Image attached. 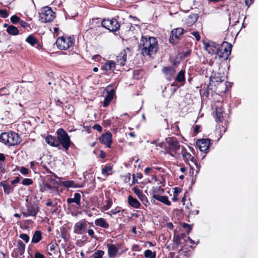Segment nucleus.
<instances>
[{
  "mask_svg": "<svg viewBox=\"0 0 258 258\" xmlns=\"http://www.w3.org/2000/svg\"><path fill=\"white\" fill-rule=\"evenodd\" d=\"M159 49L157 39L147 35L142 36L139 45V50L144 56L155 54Z\"/></svg>",
  "mask_w": 258,
  "mask_h": 258,
  "instance_id": "1",
  "label": "nucleus"
},
{
  "mask_svg": "<svg viewBox=\"0 0 258 258\" xmlns=\"http://www.w3.org/2000/svg\"><path fill=\"white\" fill-rule=\"evenodd\" d=\"M57 146L58 150L63 149V150L68 154V151L69 148L72 146H74V144L71 141V137L67 132L62 128H58L56 132Z\"/></svg>",
  "mask_w": 258,
  "mask_h": 258,
  "instance_id": "2",
  "label": "nucleus"
},
{
  "mask_svg": "<svg viewBox=\"0 0 258 258\" xmlns=\"http://www.w3.org/2000/svg\"><path fill=\"white\" fill-rule=\"evenodd\" d=\"M120 27V24L114 18L111 19H104L101 22V25H98L97 27H91L88 30L91 32L95 31H100L102 27H104L108 29L109 31L115 32L118 31Z\"/></svg>",
  "mask_w": 258,
  "mask_h": 258,
  "instance_id": "3",
  "label": "nucleus"
},
{
  "mask_svg": "<svg viewBox=\"0 0 258 258\" xmlns=\"http://www.w3.org/2000/svg\"><path fill=\"white\" fill-rule=\"evenodd\" d=\"M0 141L9 146L19 145L22 142L19 135L14 132L2 133L0 135Z\"/></svg>",
  "mask_w": 258,
  "mask_h": 258,
  "instance_id": "4",
  "label": "nucleus"
},
{
  "mask_svg": "<svg viewBox=\"0 0 258 258\" xmlns=\"http://www.w3.org/2000/svg\"><path fill=\"white\" fill-rule=\"evenodd\" d=\"M166 145L165 147V151L166 153L171 156L175 157L179 155L178 152L180 149V146L177 139L174 137H168L165 139Z\"/></svg>",
  "mask_w": 258,
  "mask_h": 258,
  "instance_id": "5",
  "label": "nucleus"
},
{
  "mask_svg": "<svg viewBox=\"0 0 258 258\" xmlns=\"http://www.w3.org/2000/svg\"><path fill=\"white\" fill-rule=\"evenodd\" d=\"M75 42L74 35L59 37L56 41V45L59 50H67L73 47Z\"/></svg>",
  "mask_w": 258,
  "mask_h": 258,
  "instance_id": "6",
  "label": "nucleus"
},
{
  "mask_svg": "<svg viewBox=\"0 0 258 258\" xmlns=\"http://www.w3.org/2000/svg\"><path fill=\"white\" fill-rule=\"evenodd\" d=\"M232 48L231 44L224 41L218 48L216 54L221 60H226L231 54Z\"/></svg>",
  "mask_w": 258,
  "mask_h": 258,
  "instance_id": "7",
  "label": "nucleus"
},
{
  "mask_svg": "<svg viewBox=\"0 0 258 258\" xmlns=\"http://www.w3.org/2000/svg\"><path fill=\"white\" fill-rule=\"evenodd\" d=\"M39 15L40 20L43 23L50 22L55 17V13L48 7H43Z\"/></svg>",
  "mask_w": 258,
  "mask_h": 258,
  "instance_id": "8",
  "label": "nucleus"
},
{
  "mask_svg": "<svg viewBox=\"0 0 258 258\" xmlns=\"http://www.w3.org/2000/svg\"><path fill=\"white\" fill-rule=\"evenodd\" d=\"M88 224L90 223L85 219L77 222L74 227V232L78 234H84L87 232Z\"/></svg>",
  "mask_w": 258,
  "mask_h": 258,
  "instance_id": "9",
  "label": "nucleus"
},
{
  "mask_svg": "<svg viewBox=\"0 0 258 258\" xmlns=\"http://www.w3.org/2000/svg\"><path fill=\"white\" fill-rule=\"evenodd\" d=\"M104 91L107 92V95L105 96L104 101L103 102V106L104 107H107L110 103L111 100L113 99L115 95V90L113 88L112 86L109 85L104 89Z\"/></svg>",
  "mask_w": 258,
  "mask_h": 258,
  "instance_id": "10",
  "label": "nucleus"
},
{
  "mask_svg": "<svg viewBox=\"0 0 258 258\" xmlns=\"http://www.w3.org/2000/svg\"><path fill=\"white\" fill-rule=\"evenodd\" d=\"M211 140L209 139H198L196 142V145L202 152L207 153L209 152Z\"/></svg>",
  "mask_w": 258,
  "mask_h": 258,
  "instance_id": "11",
  "label": "nucleus"
},
{
  "mask_svg": "<svg viewBox=\"0 0 258 258\" xmlns=\"http://www.w3.org/2000/svg\"><path fill=\"white\" fill-rule=\"evenodd\" d=\"M39 207L36 204H30L27 206V212H23V215L27 217L29 216L36 217L39 211Z\"/></svg>",
  "mask_w": 258,
  "mask_h": 258,
  "instance_id": "12",
  "label": "nucleus"
},
{
  "mask_svg": "<svg viewBox=\"0 0 258 258\" xmlns=\"http://www.w3.org/2000/svg\"><path fill=\"white\" fill-rule=\"evenodd\" d=\"M112 134L110 132L107 131L99 138V140L101 144L105 145L106 147L111 148V145L112 143Z\"/></svg>",
  "mask_w": 258,
  "mask_h": 258,
  "instance_id": "13",
  "label": "nucleus"
},
{
  "mask_svg": "<svg viewBox=\"0 0 258 258\" xmlns=\"http://www.w3.org/2000/svg\"><path fill=\"white\" fill-rule=\"evenodd\" d=\"M181 154L185 163H189V161H190L198 168V164L196 159L189 153L187 152L183 146L181 147Z\"/></svg>",
  "mask_w": 258,
  "mask_h": 258,
  "instance_id": "14",
  "label": "nucleus"
},
{
  "mask_svg": "<svg viewBox=\"0 0 258 258\" xmlns=\"http://www.w3.org/2000/svg\"><path fill=\"white\" fill-rule=\"evenodd\" d=\"M25 250V244L21 240L17 242V248H15L12 255L17 258L19 255H22L24 254Z\"/></svg>",
  "mask_w": 258,
  "mask_h": 258,
  "instance_id": "15",
  "label": "nucleus"
},
{
  "mask_svg": "<svg viewBox=\"0 0 258 258\" xmlns=\"http://www.w3.org/2000/svg\"><path fill=\"white\" fill-rule=\"evenodd\" d=\"M133 190L145 206L147 207L150 205L147 197L143 194L142 190L137 187H134Z\"/></svg>",
  "mask_w": 258,
  "mask_h": 258,
  "instance_id": "16",
  "label": "nucleus"
},
{
  "mask_svg": "<svg viewBox=\"0 0 258 258\" xmlns=\"http://www.w3.org/2000/svg\"><path fill=\"white\" fill-rule=\"evenodd\" d=\"M127 59V54L126 50L123 49L120 53L116 56V62L121 66H124Z\"/></svg>",
  "mask_w": 258,
  "mask_h": 258,
  "instance_id": "17",
  "label": "nucleus"
},
{
  "mask_svg": "<svg viewBox=\"0 0 258 258\" xmlns=\"http://www.w3.org/2000/svg\"><path fill=\"white\" fill-rule=\"evenodd\" d=\"M107 248L108 257L109 258L115 257L118 252V248L113 244H108Z\"/></svg>",
  "mask_w": 258,
  "mask_h": 258,
  "instance_id": "18",
  "label": "nucleus"
},
{
  "mask_svg": "<svg viewBox=\"0 0 258 258\" xmlns=\"http://www.w3.org/2000/svg\"><path fill=\"white\" fill-rule=\"evenodd\" d=\"M199 15L198 14H191L189 15L185 20V23L188 27L193 25L198 20Z\"/></svg>",
  "mask_w": 258,
  "mask_h": 258,
  "instance_id": "19",
  "label": "nucleus"
},
{
  "mask_svg": "<svg viewBox=\"0 0 258 258\" xmlns=\"http://www.w3.org/2000/svg\"><path fill=\"white\" fill-rule=\"evenodd\" d=\"M186 235L185 233H180L178 234H174L173 237V242L178 247L180 244L182 243V240L186 242Z\"/></svg>",
  "mask_w": 258,
  "mask_h": 258,
  "instance_id": "20",
  "label": "nucleus"
},
{
  "mask_svg": "<svg viewBox=\"0 0 258 258\" xmlns=\"http://www.w3.org/2000/svg\"><path fill=\"white\" fill-rule=\"evenodd\" d=\"M26 41L30 44L31 46H34L36 45L37 48L41 47V45L39 43L38 39L35 37L33 35H29L26 39Z\"/></svg>",
  "mask_w": 258,
  "mask_h": 258,
  "instance_id": "21",
  "label": "nucleus"
},
{
  "mask_svg": "<svg viewBox=\"0 0 258 258\" xmlns=\"http://www.w3.org/2000/svg\"><path fill=\"white\" fill-rule=\"evenodd\" d=\"M219 46L216 43L211 42L206 45V49L211 54H216Z\"/></svg>",
  "mask_w": 258,
  "mask_h": 258,
  "instance_id": "22",
  "label": "nucleus"
},
{
  "mask_svg": "<svg viewBox=\"0 0 258 258\" xmlns=\"http://www.w3.org/2000/svg\"><path fill=\"white\" fill-rule=\"evenodd\" d=\"M45 141L47 144L51 147L57 148V146H59L58 144H57V136L47 135L45 138Z\"/></svg>",
  "mask_w": 258,
  "mask_h": 258,
  "instance_id": "23",
  "label": "nucleus"
},
{
  "mask_svg": "<svg viewBox=\"0 0 258 258\" xmlns=\"http://www.w3.org/2000/svg\"><path fill=\"white\" fill-rule=\"evenodd\" d=\"M127 203L129 206L136 209L140 208L141 206L139 201L131 195L127 197Z\"/></svg>",
  "mask_w": 258,
  "mask_h": 258,
  "instance_id": "24",
  "label": "nucleus"
},
{
  "mask_svg": "<svg viewBox=\"0 0 258 258\" xmlns=\"http://www.w3.org/2000/svg\"><path fill=\"white\" fill-rule=\"evenodd\" d=\"M81 195L79 192H76L74 195L73 198H68L67 200V202L68 205L73 203H76L77 206L81 207Z\"/></svg>",
  "mask_w": 258,
  "mask_h": 258,
  "instance_id": "25",
  "label": "nucleus"
},
{
  "mask_svg": "<svg viewBox=\"0 0 258 258\" xmlns=\"http://www.w3.org/2000/svg\"><path fill=\"white\" fill-rule=\"evenodd\" d=\"M0 186L4 188V191L6 195H9L14 191V186L8 183L7 181H1Z\"/></svg>",
  "mask_w": 258,
  "mask_h": 258,
  "instance_id": "26",
  "label": "nucleus"
},
{
  "mask_svg": "<svg viewBox=\"0 0 258 258\" xmlns=\"http://www.w3.org/2000/svg\"><path fill=\"white\" fill-rule=\"evenodd\" d=\"M101 69L106 71H113L115 69V62L112 60H107L102 66Z\"/></svg>",
  "mask_w": 258,
  "mask_h": 258,
  "instance_id": "27",
  "label": "nucleus"
},
{
  "mask_svg": "<svg viewBox=\"0 0 258 258\" xmlns=\"http://www.w3.org/2000/svg\"><path fill=\"white\" fill-rule=\"evenodd\" d=\"M185 71L184 70H181L178 72L175 79V81L178 83H181L182 86L185 83Z\"/></svg>",
  "mask_w": 258,
  "mask_h": 258,
  "instance_id": "28",
  "label": "nucleus"
},
{
  "mask_svg": "<svg viewBox=\"0 0 258 258\" xmlns=\"http://www.w3.org/2000/svg\"><path fill=\"white\" fill-rule=\"evenodd\" d=\"M210 83L208 84H205L203 87L200 90V94L201 96H205L208 98L211 93L212 92V88H210Z\"/></svg>",
  "mask_w": 258,
  "mask_h": 258,
  "instance_id": "29",
  "label": "nucleus"
},
{
  "mask_svg": "<svg viewBox=\"0 0 258 258\" xmlns=\"http://www.w3.org/2000/svg\"><path fill=\"white\" fill-rule=\"evenodd\" d=\"M95 224L99 227L104 229H108L109 227V224L106 220L103 218H99L95 220Z\"/></svg>",
  "mask_w": 258,
  "mask_h": 258,
  "instance_id": "30",
  "label": "nucleus"
},
{
  "mask_svg": "<svg viewBox=\"0 0 258 258\" xmlns=\"http://www.w3.org/2000/svg\"><path fill=\"white\" fill-rule=\"evenodd\" d=\"M102 174L107 176L113 173V166L110 163L106 164L102 169Z\"/></svg>",
  "mask_w": 258,
  "mask_h": 258,
  "instance_id": "31",
  "label": "nucleus"
},
{
  "mask_svg": "<svg viewBox=\"0 0 258 258\" xmlns=\"http://www.w3.org/2000/svg\"><path fill=\"white\" fill-rule=\"evenodd\" d=\"M42 238V232L39 230H36L33 233L31 243L33 244L38 243Z\"/></svg>",
  "mask_w": 258,
  "mask_h": 258,
  "instance_id": "32",
  "label": "nucleus"
},
{
  "mask_svg": "<svg viewBox=\"0 0 258 258\" xmlns=\"http://www.w3.org/2000/svg\"><path fill=\"white\" fill-rule=\"evenodd\" d=\"M132 27V24L131 23H123L120 25L118 30L120 31L121 34H125L130 32Z\"/></svg>",
  "mask_w": 258,
  "mask_h": 258,
  "instance_id": "33",
  "label": "nucleus"
},
{
  "mask_svg": "<svg viewBox=\"0 0 258 258\" xmlns=\"http://www.w3.org/2000/svg\"><path fill=\"white\" fill-rule=\"evenodd\" d=\"M164 190L160 186H153L150 190V194L153 195V198L155 199V196H159L160 194H162Z\"/></svg>",
  "mask_w": 258,
  "mask_h": 258,
  "instance_id": "34",
  "label": "nucleus"
},
{
  "mask_svg": "<svg viewBox=\"0 0 258 258\" xmlns=\"http://www.w3.org/2000/svg\"><path fill=\"white\" fill-rule=\"evenodd\" d=\"M162 71L165 75L172 76L175 74L176 70L173 67L168 66L163 67Z\"/></svg>",
  "mask_w": 258,
  "mask_h": 258,
  "instance_id": "35",
  "label": "nucleus"
},
{
  "mask_svg": "<svg viewBox=\"0 0 258 258\" xmlns=\"http://www.w3.org/2000/svg\"><path fill=\"white\" fill-rule=\"evenodd\" d=\"M171 32L172 33H173V35H174L175 38L176 39H179L180 36L183 34L186 31L182 28L178 27L172 29Z\"/></svg>",
  "mask_w": 258,
  "mask_h": 258,
  "instance_id": "36",
  "label": "nucleus"
},
{
  "mask_svg": "<svg viewBox=\"0 0 258 258\" xmlns=\"http://www.w3.org/2000/svg\"><path fill=\"white\" fill-rule=\"evenodd\" d=\"M210 79L217 83H220L224 81L225 77L221 76L220 73H214L213 76L210 77Z\"/></svg>",
  "mask_w": 258,
  "mask_h": 258,
  "instance_id": "37",
  "label": "nucleus"
},
{
  "mask_svg": "<svg viewBox=\"0 0 258 258\" xmlns=\"http://www.w3.org/2000/svg\"><path fill=\"white\" fill-rule=\"evenodd\" d=\"M7 32L11 35H17L19 34V30L14 25H10L6 30Z\"/></svg>",
  "mask_w": 258,
  "mask_h": 258,
  "instance_id": "38",
  "label": "nucleus"
},
{
  "mask_svg": "<svg viewBox=\"0 0 258 258\" xmlns=\"http://www.w3.org/2000/svg\"><path fill=\"white\" fill-rule=\"evenodd\" d=\"M45 205L47 206L51 207L50 211L52 213L57 212L58 209L57 203L56 202H55L54 204H53L50 199H48L47 200V201L46 202Z\"/></svg>",
  "mask_w": 258,
  "mask_h": 258,
  "instance_id": "39",
  "label": "nucleus"
},
{
  "mask_svg": "<svg viewBox=\"0 0 258 258\" xmlns=\"http://www.w3.org/2000/svg\"><path fill=\"white\" fill-rule=\"evenodd\" d=\"M154 199L157 200L167 206H170L171 204V202L168 200V198L167 196L160 195L159 196H155Z\"/></svg>",
  "mask_w": 258,
  "mask_h": 258,
  "instance_id": "40",
  "label": "nucleus"
},
{
  "mask_svg": "<svg viewBox=\"0 0 258 258\" xmlns=\"http://www.w3.org/2000/svg\"><path fill=\"white\" fill-rule=\"evenodd\" d=\"M223 111L221 108L216 109V121L217 122H222L223 120Z\"/></svg>",
  "mask_w": 258,
  "mask_h": 258,
  "instance_id": "41",
  "label": "nucleus"
},
{
  "mask_svg": "<svg viewBox=\"0 0 258 258\" xmlns=\"http://www.w3.org/2000/svg\"><path fill=\"white\" fill-rule=\"evenodd\" d=\"M144 172L146 175H150L153 174V176L152 177V179H156V176L155 175L156 174V172L155 170H154V169L152 167H146L144 170Z\"/></svg>",
  "mask_w": 258,
  "mask_h": 258,
  "instance_id": "42",
  "label": "nucleus"
},
{
  "mask_svg": "<svg viewBox=\"0 0 258 258\" xmlns=\"http://www.w3.org/2000/svg\"><path fill=\"white\" fill-rule=\"evenodd\" d=\"M105 252L102 250H96L91 256V258H103Z\"/></svg>",
  "mask_w": 258,
  "mask_h": 258,
  "instance_id": "43",
  "label": "nucleus"
},
{
  "mask_svg": "<svg viewBox=\"0 0 258 258\" xmlns=\"http://www.w3.org/2000/svg\"><path fill=\"white\" fill-rule=\"evenodd\" d=\"M125 209H122L120 207H116L115 209H111L109 212H107V214L110 216H112V215H115L117 213H119L120 211L124 212Z\"/></svg>",
  "mask_w": 258,
  "mask_h": 258,
  "instance_id": "44",
  "label": "nucleus"
},
{
  "mask_svg": "<svg viewBox=\"0 0 258 258\" xmlns=\"http://www.w3.org/2000/svg\"><path fill=\"white\" fill-rule=\"evenodd\" d=\"M134 78L137 80H139L143 77V71L142 70H134L133 73Z\"/></svg>",
  "mask_w": 258,
  "mask_h": 258,
  "instance_id": "45",
  "label": "nucleus"
},
{
  "mask_svg": "<svg viewBox=\"0 0 258 258\" xmlns=\"http://www.w3.org/2000/svg\"><path fill=\"white\" fill-rule=\"evenodd\" d=\"M144 255L146 258H155L156 254L155 252H152L150 249H147L144 252Z\"/></svg>",
  "mask_w": 258,
  "mask_h": 258,
  "instance_id": "46",
  "label": "nucleus"
},
{
  "mask_svg": "<svg viewBox=\"0 0 258 258\" xmlns=\"http://www.w3.org/2000/svg\"><path fill=\"white\" fill-rule=\"evenodd\" d=\"M191 53V50L189 48H187L186 51L183 50L181 52L180 57L181 58H185V57H188L190 55Z\"/></svg>",
  "mask_w": 258,
  "mask_h": 258,
  "instance_id": "47",
  "label": "nucleus"
},
{
  "mask_svg": "<svg viewBox=\"0 0 258 258\" xmlns=\"http://www.w3.org/2000/svg\"><path fill=\"white\" fill-rule=\"evenodd\" d=\"M62 184L63 185H64V186H66V187H77L75 185V182L74 181H72V180H67V181H63L62 182Z\"/></svg>",
  "mask_w": 258,
  "mask_h": 258,
  "instance_id": "48",
  "label": "nucleus"
},
{
  "mask_svg": "<svg viewBox=\"0 0 258 258\" xmlns=\"http://www.w3.org/2000/svg\"><path fill=\"white\" fill-rule=\"evenodd\" d=\"M16 170L18 171H19L22 174L26 175L29 174V171L28 169L24 167H16Z\"/></svg>",
  "mask_w": 258,
  "mask_h": 258,
  "instance_id": "49",
  "label": "nucleus"
},
{
  "mask_svg": "<svg viewBox=\"0 0 258 258\" xmlns=\"http://www.w3.org/2000/svg\"><path fill=\"white\" fill-rule=\"evenodd\" d=\"M20 20H21L20 18L16 15H13L10 18L11 22L13 24H17V23H19Z\"/></svg>",
  "mask_w": 258,
  "mask_h": 258,
  "instance_id": "50",
  "label": "nucleus"
},
{
  "mask_svg": "<svg viewBox=\"0 0 258 258\" xmlns=\"http://www.w3.org/2000/svg\"><path fill=\"white\" fill-rule=\"evenodd\" d=\"M175 39H176L175 38L174 35H173V33H172V32L171 31V33L169 38V43L173 45L176 44L178 43V42L176 41Z\"/></svg>",
  "mask_w": 258,
  "mask_h": 258,
  "instance_id": "51",
  "label": "nucleus"
},
{
  "mask_svg": "<svg viewBox=\"0 0 258 258\" xmlns=\"http://www.w3.org/2000/svg\"><path fill=\"white\" fill-rule=\"evenodd\" d=\"M33 183V181L31 178H24L22 181V184L24 185H30L32 184Z\"/></svg>",
  "mask_w": 258,
  "mask_h": 258,
  "instance_id": "52",
  "label": "nucleus"
},
{
  "mask_svg": "<svg viewBox=\"0 0 258 258\" xmlns=\"http://www.w3.org/2000/svg\"><path fill=\"white\" fill-rule=\"evenodd\" d=\"M43 186H44V187H45L46 190L47 189H48L52 190V191L57 190V188L56 187L52 186V185H51L50 184L43 183Z\"/></svg>",
  "mask_w": 258,
  "mask_h": 258,
  "instance_id": "53",
  "label": "nucleus"
},
{
  "mask_svg": "<svg viewBox=\"0 0 258 258\" xmlns=\"http://www.w3.org/2000/svg\"><path fill=\"white\" fill-rule=\"evenodd\" d=\"M0 16L3 18H6L9 16L8 11L5 9L0 10Z\"/></svg>",
  "mask_w": 258,
  "mask_h": 258,
  "instance_id": "54",
  "label": "nucleus"
},
{
  "mask_svg": "<svg viewBox=\"0 0 258 258\" xmlns=\"http://www.w3.org/2000/svg\"><path fill=\"white\" fill-rule=\"evenodd\" d=\"M20 238L23 239L26 243H28L29 241V236L25 233H22L20 235Z\"/></svg>",
  "mask_w": 258,
  "mask_h": 258,
  "instance_id": "55",
  "label": "nucleus"
},
{
  "mask_svg": "<svg viewBox=\"0 0 258 258\" xmlns=\"http://www.w3.org/2000/svg\"><path fill=\"white\" fill-rule=\"evenodd\" d=\"M5 162H0V174L2 175L6 172Z\"/></svg>",
  "mask_w": 258,
  "mask_h": 258,
  "instance_id": "56",
  "label": "nucleus"
},
{
  "mask_svg": "<svg viewBox=\"0 0 258 258\" xmlns=\"http://www.w3.org/2000/svg\"><path fill=\"white\" fill-rule=\"evenodd\" d=\"M183 228L185 229L186 232L188 234L192 229L191 226L187 223H184L182 225Z\"/></svg>",
  "mask_w": 258,
  "mask_h": 258,
  "instance_id": "57",
  "label": "nucleus"
},
{
  "mask_svg": "<svg viewBox=\"0 0 258 258\" xmlns=\"http://www.w3.org/2000/svg\"><path fill=\"white\" fill-rule=\"evenodd\" d=\"M87 232H88V235L92 238L95 239H97V236L95 235L94 232L92 229H87Z\"/></svg>",
  "mask_w": 258,
  "mask_h": 258,
  "instance_id": "58",
  "label": "nucleus"
},
{
  "mask_svg": "<svg viewBox=\"0 0 258 258\" xmlns=\"http://www.w3.org/2000/svg\"><path fill=\"white\" fill-rule=\"evenodd\" d=\"M19 24L21 27L27 29V28H30V25L26 22L20 20L19 22Z\"/></svg>",
  "mask_w": 258,
  "mask_h": 258,
  "instance_id": "59",
  "label": "nucleus"
},
{
  "mask_svg": "<svg viewBox=\"0 0 258 258\" xmlns=\"http://www.w3.org/2000/svg\"><path fill=\"white\" fill-rule=\"evenodd\" d=\"M93 129L96 130L98 131L99 132H101L102 131V126L96 123L92 126Z\"/></svg>",
  "mask_w": 258,
  "mask_h": 258,
  "instance_id": "60",
  "label": "nucleus"
},
{
  "mask_svg": "<svg viewBox=\"0 0 258 258\" xmlns=\"http://www.w3.org/2000/svg\"><path fill=\"white\" fill-rule=\"evenodd\" d=\"M112 204V200L110 199L108 200L107 204L106 205H105L104 207V210H108L111 207Z\"/></svg>",
  "mask_w": 258,
  "mask_h": 258,
  "instance_id": "61",
  "label": "nucleus"
},
{
  "mask_svg": "<svg viewBox=\"0 0 258 258\" xmlns=\"http://www.w3.org/2000/svg\"><path fill=\"white\" fill-rule=\"evenodd\" d=\"M34 258H46V257L39 251H36L34 255Z\"/></svg>",
  "mask_w": 258,
  "mask_h": 258,
  "instance_id": "62",
  "label": "nucleus"
},
{
  "mask_svg": "<svg viewBox=\"0 0 258 258\" xmlns=\"http://www.w3.org/2000/svg\"><path fill=\"white\" fill-rule=\"evenodd\" d=\"M200 127H201V125H196L195 126H194V133L193 134L196 135L197 134H198L200 132Z\"/></svg>",
  "mask_w": 258,
  "mask_h": 258,
  "instance_id": "63",
  "label": "nucleus"
},
{
  "mask_svg": "<svg viewBox=\"0 0 258 258\" xmlns=\"http://www.w3.org/2000/svg\"><path fill=\"white\" fill-rule=\"evenodd\" d=\"M191 34L195 37L197 41H198L200 40L201 37L198 32L194 31L191 32Z\"/></svg>",
  "mask_w": 258,
  "mask_h": 258,
  "instance_id": "64",
  "label": "nucleus"
}]
</instances>
